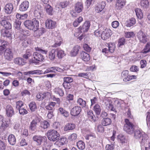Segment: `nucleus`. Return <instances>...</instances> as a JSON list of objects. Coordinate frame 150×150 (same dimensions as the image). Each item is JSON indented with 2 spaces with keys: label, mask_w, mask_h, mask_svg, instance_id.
Here are the masks:
<instances>
[{
  "label": "nucleus",
  "mask_w": 150,
  "mask_h": 150,
  "mask_svg": "<svg viewBox=\"0 0 150 150\" xmlns=\"http://www.w3.org/2000/svg\"><path fill=\"white\" fill-rule=\"evenodd\" d=\"M62 43L61 38L59 37H57L55 40V43L52 46L53 47H57L60 46Z\"/></svg>",
  "instance_id": "37"
},
{
  "label": "nucleus",
  "mask_w": 150,
  "mask_h": 150,
  "mask_svg": "<svg viewBox=\"0 0 150 150\" xmlns=\"http://www.w3.org/2000/svg\"><path fill=\"white\" fill-rule=\"evenodd\" d=\"M149 52H150V42H148L142 50V52L144 53H146Z\"/></svg>",
  "instance_id": "50"
},
{
  "label": "nucleus",
  "mask_w": 150,
  "mask_h": 150,
  "mask_svg": "<svg viewBox=\"0 0 150 150\" xmlns=\"http://www.w3.org/2000/svg\"><path fill=\"white\" fill-rule=\"evenodd\" d=\"M64 82L70 83L73 81V79L70 77H65L63 78Z\"/></svg>",
  "instance_id": "59"
},
{
  "label": "nucleus",
  "mask_w": 150,
  "mask_h": 150,
  "mask_svg": "<svg viewBox=\"0 0 150 150\" xmlns=\"http://www.w3.org/2000/svg\"><path fill=\"white\" fill-rule=\"evenodd\" d=\"M81 57L83 61L88 62L90 59L89 55L85 52H83L81 54Z\"/></svg>",
  "instance_id": "29"
},
{
  "label": "nucleus",
  "mask_w": 150,
  "mask_h": 150,
  "mask_svg": "<svg viewBox=\"0 0 150 150\" xmlns=\"http://www.w3.org/2000/svg\"><path fill=\"white\" fill-rule=\"evenodd\" d=\"M81 111V107L79 106H75L71 110V115L73 116L78 115Z\"/></svg>",
  "instance_id": "12"
},
{
  "label": "nucleus",
  "mask_w": 150,
  "mask_h": 150,
  "mask_svg": "<svg viewBox=\"0 0 150 150\" xmlns=\"http://www.w3.org/2000/svg\"><path fill=\"white\" fill-rule=\"evenodd\" d=\"M58 141L56 142V143H59V145H63L66 141V139L64 137L61 138L60 139H57Z\"/></svg>",
  "instance_id": "57"
},
{
  "label": "nucleus",
  "mask_w": 150,
  "mask_h": 150,
  "mask_svg": "<svg viewBox=\"0 0 150 150\" xmlns=\"http://www.w3.org/2000/svg\"><path fill=\"white\" fill-rule=\"evenodd\" d=\"M47 94H49V93H44L43 94L38 93L36 96V97L39 100H42L45 97Z\"/></svg>",
  "instance_id": "47"
},
{
  "label": "nucleus",
  "mask_w": 150,
  "mask_h": 150,
  "mask_svg": "<svg viewBox=\"0 0 150 150\" xmlns=\"http://www.w3.org/2000/svg\"><path fill=\"white\" fill-rule=\"evenodd\" d=\"M5 143L3 141L0 140V150H5Z\"/></svg>",
  "instance_id": "64"
},
{
  "label": "nucleus",
  "mask_w": 150,
  "mask_h": 150,
  "mask_svg": "<svg viewBox=\"0 0 150 150\" xmlns=\"http://www.w3.org/2000/svg\"><path fill=\"white\" fill-rule=\"evenodd\" d=\"M32 25L33 29L32 30L35 31L38 29L39 26V21L35 19L32 20Z\"/></svg>",
  "instance_id": "34"
},
{
  "label": "nucleus",
  "mask_w": 150,
  "mask_h": 150,
  "mask_svg": "<svg viewBox=\"0 0 150 150\" xmlns=\"http://www.w3.org/2000/svg\"><path fill=\"white\" fill-rule=\"evenodd\" d=\"M90 22L89 21H86L83 23L82 26H80L79 28V32H85L87 31L90 27Z\"/></svg>",
  "instance_id": "10"
},
{
  "label": "nucleus",
  "mask_w": 150,
  "mask_h": 150,
  "mask_svg": "<svg viewBox=\"0 0 150 150\" xmlns=\"http://www.w3.org/2000/svg\"><path fill=\"white\" fill-rule=\"evenodd\" d=\"M135 11L138 18L141 19L143 18V15L141 9L137 8L135 9Z\"/></svg>",
  "instance_id": "42"
},
{
  "label": "nucleus",
  "mask_w": 150,
  "mask_h": 150,
  "mask_svg": "<svg viewBox=\"0 0 150 150\" xmlns=\"http://www.w3.org/2000/svg\"><path fill=\"white\" fill-rule=\"evenodd\" d=\"M14 62L15 64L20 65H23L25 63V60L20 57L15 58L14 60Z\"/></svg>",
  "instance_id": "26"
},
{
  "label": "nucleus",
  "mask_w": 150,
  "mask_h": 150,
  "mask_svg": "<svg viewBox=\"0 0 150 150\" xmlns=\"http://www.w3.org/2000/svg\"><path fill=\"white\" fill-rule=\"evenodd\" d=\"M50 126L49 122L46 120L41 121L40 123V127L44 129H47Z\"/></svg>",
  "instance_id": "35"
},
{
  "label": "nucleus",
  "mask_w": 150,
  "mask_h": 150,
  "mask_svg": "<svg viewBox=\"0 0 150 150\" xmlns=\"http://www.w3.org/2000/svg\"><path fill=\"white\" fill-rule=\"evenodd\" d=\"M5 12L8 14L11 13L13 9V5L11 3L6 4L4 7Z\"/></svg>",
  "instance_id": "17"
},
{
  "label": "nucleus",
  "mask_w": 150,
  "mask_h": 150,
  "mask_svg": "<svg viewBox=\"0 0 150 150\" xmlns=\"http://www.w3.org/2000/svg\"><path fill=\"white\" fill-rule=\"evenodd\" d=\"M0 23L4 28L7 30L11 29V25L9 21L7 20V18L4 17L0 21Z\"/></svg>",
  "instance_id": "11"
},
{
  "label": "nucleus",
  "mask_w": 150,
  "mask_h": 150,
  "mask_svg": "<svg viewBox=\"0 0 150 150\" xmlns=\"http://www.w3.org/2000/svg\"><path fill=\"white\" fill-rule=\"evenodd\" d=\"M59 111L62 115L65 117H67L69 114L68 112L62 108H60L59 109Z\"/></svg>",
  "instance_id": "49"
},
{
  "label": "nucleus",
  "mask_w": 150,
  "mask_h": 150,
  "mask_svg": "<svg viewBox=\"0 0 150 150\" xmlns=\"http://www.w3.org/2000/svg\"><path fill=\"white\" fill-rule=\"evenodd\" d=\"M141 6L146 8L149 5L148 0H141L140 4Z\"/></svg>",
  "instance_id": "51"
},
{
  "label": "nucleus",
  "mask_w": 150,
  "mask_h": 150,
  "mask_svg": "<svg viewBox=\"0 0 150 150\" xmlns=\"http://www.w3.org/2000/svg\"><path fill=\"white\" fill-rule=\"evenodd\" d=\"M112 34V31L109 29L106 28L101 33L102 39L105 40L109 38Z\"/></svg>",
  "instance_id": "9"
},
{
  "label": "nucleus",
  "mask_w": 150,
  "mask_h": 150,
  "mask_svg": "<svg viewBox=\"0 0 150 150\" xmlns=\"http://www.w3.org/2000/svg\"><path fill=\"white\" fill-rule=\"evenodd\" d=\"M105 4L104 2H103L97 4L95 8L96 11L98 13L101 11L105 8Z\"/></svg>",
  "instance_id": "24"
},
{
  "label": "nucleus",
  "mask_w": 150,
  "mask_h": 150,
  "mask_svg": "<svg viewBox=\"0 0 150 150\" xmlns=\"http://www.w3.org/2000/svg\"><path fill=\"white\" fill-rule=\"evenodd\" d=\"M83 21V18L81 16L79 17L76 19L73 23V25L75 27H77Z\"/></svg>",
  "instance_id": "43"
},
{
  "label": "nucleus",
  "mask_w": 150,
  "mask_h": 150,
  "mask_svg": "<svg viewBox=\"0 0 150 150\" xmlns=\"http://www.w3.org/2000/svg\"><path fill=\"white\" fill-rule=\"evenodd\" d=\"M41 71L40 70H35L34 71H30L28 72H25L24 73V74L25 75H27L28 76L30 77L32 76L34 74H40Z\"/></svg>",
  "instance_id": "22"
},
{
  "label": "nucleus",
  "mask_w": 150,
  "mask_h": 150,
  "mask_svg": "<svg viewBox=\"0 0 150 150\" xmlns=\"http://www.w3.org/2000/svg\"><path fill=\"white\" fill-rule=\"evenodd\" d=\"M1 35L4 37H6L10 39L13 38L14 35L13 33H10L7 30H3L1 32Z\"/></svg>",
  "instance_id": "18"
},
{
  "label": "nucleus",
  "mask_w": 150,
  "mask_h": 150,
  "mask_svg": "<svg viewBox=\"0 0 150 150\" xmlns=\"http://www.w3.org/2000/svg\"><path fill=\"white\" fill-rule=\"evenodd\" d=\"M85 138L86 140L92 139H96V136L94 133H91L87 135L85 137Z\"/></svg>",
  "instance_id": "56"
},
{
  "label": "nucleus",
  "mask_w": 150,
  "mask_h": 150,
  "mask_svg": "<svg viewBox=\"0 0 150 150\" xmlns=\"http://www.w3.org/2000/svg\"><path fill=\"white\" fill-rule=\"evenodd\" d=\"M45 28H38L37 30L34 31H35L34 33V36L38 37H40L45 32Z\"/></svg>",
  "instance_id": "20"
},
{
  "label": "nucleus",
  "mask_w": 150,
  "mask_h": 150,
  "mask_svg": "<svg viewBox=\"0 0 150 150\" xmlns=\"http://www.w3.org/2000/svg\"><path fill=\"white\" fill-rule=\"evenodd\" d=\"M80 47L77 45L75 46L71 50V55L72 56H76L78 53Z\"/></svg>",
  "instance_id": "28"
},
{
  "label": "nucleus",
  "mask_w": 150,
  "mask_h": 150,
  "mask_svg": "<svg viewBox=\"0 0 150 150\" xmlns=\"http://www.w3.org/2000/svg\"><path fill=\"white\" fill-rule=\"evenodd\" d=\"M47 13L49 15H52L53 13V9L52 7L50 5L47 4L45 6Z\"/></svg>",
  "instance_id": "33"
},
{
  "label": "nucleus",
  "mask_w": 150,
  "mask_h": 150,
  "mask_svg": "<svg viewBox=\"0 0 150 150\" xmlns=\"http://www.w3.org/2000/svg\"><path fill=\"white\" fill-rule=\"evenodd\" d=\"M48 139L51 141L54 142L58 139L60 136L59 133L54 129L48 130L46 133Z\"/></svg>",
  "instance_id": "2"
},
{
  "label": "nucleus",
  "mask_w": 150,
  "mask_h": 150,
  "mask_svg": "<svg viewBox=\"0 0 150 150\" xmlns=\"http://www.w3.org/2000/svg\"><path fill=\"white\" fill-rule=\"evenodd\" d=\"M29 6V3L27 1L23 2L19 6V10L22 11H25L27 10Z\"/></svg>",
  "instance_id": "16"
},
{
  "label": "nucleus",
  "mask_w": 150,
  "mask_h": 150,
  "mask_svg": "<svg viewBox=\"0 0 150 150\" xmlns=\"http://www.w3.org/2000/svg\"><path fill=\"white\" fill-rule=\"evenodd\" d=\"M21 22L19 21H16L14 24V27L18 30L20 29Z\"/></svg>",
  "instance_id": "62"
},
{
  "label": "nucleus",
  "mask_w": 150,
  "mask_h": 150,
  "mask_svg": "<svg viewBox=\"0 0 150 150\" xmlns=\"http://www.w3.org/2000/svg\"><path fill=\"white\" fill-rule=\"evenodd\" d=\"M125 124L123 128L124 130L129 134H132L134 132V125L127 119H125Z\"/></svg>",
  "instance_id": "3"
},
{
  "label": "nucleus",
  "mask_w": 150,
  "mask_h": 150,
  "mask_svg": "<svg viewBox=\"0 0 150 150\" xmlns=\"http://www.w3.org/2000/svg\"><path fill=\"white\" fill-rule=\"evenodd\" d=\"M55 51H56L55 49H53L51 50V52H49V58L51 60H53L55 58Z\"/></svg>",
  "instance_id": "46"
},
{
  "label": "nucleus",
  "mask_w": 150,
  "mask_h": 150,
  "mask_svg": "<svg viewBox=\"0 0 150 150\" xmlns=\"http://www.w3.org/2000/svg\"><path fill=\"white\" fill-rule=\"evenodd\" d=\"M87 116L89 120L93 122H95L96 121V118L94 115L92 111L90 110L88 112Z\"/></svg>",
  "instance_id": "30"
},
{
  "label": "nucleus",
  "mask_w": 150,
  "mask_h": 150,
  "mask_svg": "<svg viewBox=\"0 0 150 150\" xmlns=\"http://www.w3.org/2000/svg\"><path fill=\"white\" fill-rule=\"evenodd\" d=\"M77 146L79 149L81 150L84 149L85 147V143L82 141H79L77 142Z\"/></svg>",
  "instance_id": "41"
},
{
  "label": "nucleus",
  "mask_w": 150,
  "mask_h": 150,
  "mask_svg": "<svg viewBox=\"0 0 150 150\" xmlns=\"http://www.w3.org/2000/svg\"><path fill=\"white\" fill-rule=\"evenodd\" d=\"M136 23V20L134 18H131L127 20L125 22L126 25L128 27H130Z\"/></svg>",
  "instance_id": "27"
},
{
  "label": "nucleus",
  "mask_w": 150,
  "mask_h": 150,
  "mask_svg": "<svg viewBox=\"0 0 150 150\" xmlns=\"http://www.w3.org/2000/svg\"><path fill=\"white\" fill-rule=\"evenodd\" d=\"M56 104V103L54 102H50L48 105L46 106V108L49 110H52L54 108V107Z\"/></svg>",
  "instance_id": "48"
},
{
  "label": "nucleus",
  "mask_w": 150,
  "mask_h": 150,
  "mask_svg": "<svg viewBox=\"0 0 150 150\" xmlns=\"http://www.w3.org/2000/svg\"><path fill=\"white\" fill-rule=\"evenodd\" d=\"M125 42V40L124 38H122L119 39L118 41V45L119 47L124 45Z\"/></svg>",
  "instance_id": "58"
},
{
  "label": "nucleus",
  "mask_w": 150,
  "mask_h": 150,
  "mask_svg": "<svg viewBox=\"0 0 150 150\" xmlns=\"http://www.w3.org/2000/svg\"><path fill=\"white\" fill-rule=\"evenodd\" d=\"M112 122L111 119L109 118H106L103 119L102 121V124L103 125L106 126L110 125Z\"/></svg>",
  "instance_id": "36"
},
{
  "label": "nucleus",
  "mask_w": 150,
  "mask_h": 150,
  "mask_svg": "<svg viewBox=\"0 0 150 150\" xmlns=\"http://www.w3.org/2000/svg\"><path fill=\"white\" fill-rule=\"evenodd\" d=\"M29 106L30 109L32 111L35 110L36 109V104L35 102H32L29 104Z\"/></svg>",
  "instance_id": "55"
},
{
  "label": "nucleus",
  "mask_w": 150,
  "mask_h": 150,
  "mask_svg": "<svg viewBox=\"0 0 150 150\" xmlns=\"http://www.w3.org/2000/svg\"><path fill=\"white\" fill-rule=\"evenodd\" d=\"M56 51L57 52V55L59 58H62L66 55L64 52L60 49H56Z\"/></svg>",
  "instance_id": "32"
},
{
  "label": "nucleus",
  "mask_w": 150,
  "mask_h": 150,
  "mask_svg": "<svg viewBox=\"0 0 150 150\" xmlns=\"http://www.w3.org/2000/svg\"><path fill=\"white\" fill-rule=\"evenodd\" d=\"M125 4L124 0H117L116 3L115 7L117 9H120L122 8Z\"/></svg>",
  "instance_id": "21"
},
{
  "label": "nucleus",
  "mask_w": 150,
  "mask_h": 150,
  "mask_svg": "<svg viewBox=\"0 0 150 150\" xmlns=\"http://www.w3.org/2000/svg\"><path fill=\"white\" fill-rule=\"evenodd\" d=\"M77 103L82 108L85 107L86 105V102L82 99L79 98L77 100Z\"/></svg>",
  "instance_id": "44"
},
{
  "label": "nucleus",
  "mask_w": 150,
  "mask_h": 150,
  "mask_svg": "<svg viewBox=\"0 0 150 150\" xmlns=\"http://www.w3.org/2000/svg\"><path fill=\"white\" fill-rule=\"evenodd\" d=\"M54 91L55 93L58 94L61 96H63L64 95L63 90L59 88H55L54 90Z\"/></svg>",
  "instance_id": "45"
},
{
  "label": "nucleus",
  "mask_w": 150,
  "mask_h": 150,
  "mask_svg": "<svg viewBox=\"0 0 150 150\" xmlns=\"http://www.w3.org/2000/svg\"><path fill=\"white\" fill-rule=\"evenodd\" d=\"M137 36L140 42L145 43L147 41V34L142 30H141L137 33Z\"/></svg>",
  "instance_id": "5"
},
{
  "label": "nucleus",
  "mask_w": 150,
  "mask_h": 150,
  "mask_svg": "<svg viewBox=\"0 0 150 150\" xmlns=\"http://www.w3.org/2000/svg\"><path fill=\"white\" fill-rule=\"evenodd\" d=\"M40 120L37 117H36L30 122L29 129L31 131H35L36 129L37 125L40 121Z\"/></svg>",
  "instance_id": "8"
},
{
  "label": "nucleus",
  "mask_w": 150,
  "mask_h": 150,
  "mask_svg": "<svg viewBox=\"0 0 150 150\" xmlns=\"http://www.w3.org/2000/svg\"><path fill=\"white\" fill-rule=\"evenodd\" d=\"M23 102L21 101H17L16 103V108L18 110L23 106Z\"/></svg>",
  "instance_id": "61"
},
{
  "label": "nucleus",
  "mask_w": 150,
  "mask_h": 150,
  "mask_svg": "<svg viewBox=\"0 0 150 150\" xmlns=\"http://www.w3.org/2000/svg\"><path fill=\"white\" fill-rule=\"evenodd\" d=\"M75 11H71L70 14L73 17H76L77 16V13H80L82 11L83 9V3L81 2H77L74 6Z\"/></svg>",
  "instance_id": "4"
},
{
  "label": "nucleus",
  "mask_w": 150,
  "mask_h": 150,
  "mask_svg": "<svg viewBox=\"0 0 150 150\" xmlns=\"http://www.w3.org/2000/svg\"><path fill=\"white\" fill-rule=\"evenodd\" d=\"M134 137L135 138L137 139H140L142 137V142L144 143L146 141L147 139L146 138L147 136V135L145 134L144 132L139 130L136 129L135 131H134Z\"/></svg>",
  "instance_id": "6"
},
{
  "label": "nucleus",
  "mask_w": 150,
  "mask_h": 150,
  "mask_svg": "<svg viewBox=\"0 0 150 150\" xmlns=\"http://www.w3.org/2000/svg\"><path fill=\"white\" fill-rule=\"evenodd\" d=\"M6 114L8 116L11 117L14 114V112L12 107L10 105H7L6 108Z\"/></svg>",
  "instance_id": "14"
},
{
  "label": "nucleus",
  "mask_w": 150,
  "mask_h": 150,
  "mask_svg": "<svg viewBox=\"0 0 150 150\" xmlns=\"http://www.w3.org/2000/svg\"><path fill=\"white\" fill-rule=\"evenodd\" d=\"M34 14L35 17L38 19H40L43 16V10L41 8H39L37 7L36 8L34 11Z\"/></svg>",
  "instance_id": "15"
},
{
  "label": "nucleus",
  "mask_w": 150,
  "mask_h": 150,
  "mask_svg": "<svg viewBox=\"0 0 150 150\" xmlns=\"http://www.w3.org/2000/svg\"><path fill=\"white\" fill-rule=\"evenodd\" d=\"M115 48V46L114 43H110L108 45V49L109 52L113 53L114 51Z\"/></svg>",
  "instance_id": "52"
},
{
  "label": "nucleus",
  "mask_w": 150,
  "mask_h": 150,
  "mask_svg": "<svg viewBox=\"0 0 150 150\" xmlns=\"http://www.w3.org/2000/svg\"><path fill=\"white\" fill-rule=\"evenodd\" d=\"M8 142L10 145H13L15 144L16 139L14 135L13 134H10L8 136Z\"/></svg>",
  "instance_id": "25"
},
{
  "label": "nucleus",
  "mask_w": 150,
  "mask_h": 150,
  "mask_svg": "<svg viewBox=\"0 0 150 150\" xmlns=\"http://www.w3.org/2000/svg\"><path fill=\"white\" fill-rule=\"evenodd\" d=\"M77 135L75 133H73L69 137L68 139L71 141H75L77 138Z\"/></svg>",
  "instance_id": "60"
},
{
  "label": "nucleus",
  "mask_w": 150,
  "mask_h": 150,
  "mask_svg": "<svg viewBox=\"0 0 150 150\" xmlns=\"http://www.w3.org/2000/svg\"><path fill=\"white\" fill-rule=\"evenodd\" d=\"M45 25L47 28L53 29L56 27V23L52 20L48 19L46 21Z\"/></svg>",
  "instance_id": "13"
},
{
  "label": "nucleus",
  "mask_w": 150,
  "mask_h": 150,
  "mask_svg": "<svg viewBox=\"0 0 150 150\" xmlns=\"http://www.w3.org/2000/svg\"><path fill=\"white\" fill-rule=\"evenodd\" d=\"M136 77V76L134 75L130 76L128 75L126 76L123 79L124 81L127 82L133 79H135Z\"/></svg>",
  "instance_id": "53"
},
{
  "label": "nucleus",
  "mask_w": 150,
  "mask_h": 150,
  "mask_svg": "<svg viewBox=\"0 0 150 150\" xmlns=\"http://www.w3.org/2000/svg\"><path fill=\"white\" fill-rule=\"evenodd\" d=\"M106 108L108 109L112 110L113 108V105L112 104L111 101H107L105 102Z\"/></svg>",
  "instance_id": "54"
},
{
  "label": "nucleus",
  "mask_w": 150,
  "mask_h": 150,
  "mask_svg": "<svg viewBox=\"0 0 150 150\" xmlns=\"http://www.w3.org/2000/svg\"><path fill=\"white\" fill-rule=\"evenodd\" d=\"M75 126L74 124L72 123H67L64 127V130L66 131L68 130H73L75 128Z\"/></svg>",
  "instance_id": "31"
},
{
  "label": "nucleus",
  "mask_w": 150,
  "mask_h": 150,
  "mask_svg": "<svg viewBox=\"0 0 150 150\" xmlns=\"http://www.w3.org/2000/svg\"><path fill=\"white\" fill-rule=\"evenodd\" d=\"M117 138L118 141L122 144L127 142V140L125 136L122 134H119Z\"/></svg>",
  "instance_id": "40"
},
{
  "label": "nucleus",
  "mask_w": 150,
  "mask_h": 150,
  "mask_svg": "<svg viewBox=\"0 0 150 150\" xmlns=\"http://www.w3.org/2000/svg\"><path fill=\"white\" fill-rule=\"evenodd\" d=\"M93 110L97 115H99L101 111V109L100 105L98 104H96L93 106Z\"/></svg>",
  "instance_id": "39"
},
{
  "label": "nucleus",
  "mask_w": 150,
  "mask_h": 150,
  "mask_svg": "<svg viewBox=\"0 0 150 150\" xmlns=\"http://www.w3.org/2000/svg\"><path fill=\"white\" fill-rule=\"evenodd\" d=\"M35 49L36 51L33 53V58L37 62H36L43 61L45 57L42 54H46L47 51L42 49L38 47H35Z\"/></svg>",
  "instance_id": "1"
},
{
  "label": "nucleus",
  "mask_w": 150,
  "mask_h": 150,
  "mask_svg": "<svg viewBox=\"0 0 150 150\" xmlns=\"http://www.w3.org/2000/svg\"><path fill=\"white\" fill-rule=\"evenodd\" d=\"M45 137L40 135H35L33 136V139L34 141L37 143V145H40L41 144L43 139H44Z\"/></svg>",
  "instance_id": "19"
},
{
  "label": "nucleus",
  "mask_w": 150,
  "mask_h": 150,
  "mask_svg": "<svg viewBox=\"0 0 150 150\" xmlns=\"http://www.w3.org/2000/svg\"><path fill=\"white\" fill-rule=\"evenodd\" d=\"M32 20H27L24 22V25L25 27L28 29L32 30L33 27L32 25Z\"/></svg>",
  "instance_id": "38"
},
{
  "label": "nucleus",
  "mask_w": 150,
  "mask_h": 150,
  "mask_svg": "<svg viewBox=\"0 0 150 150\" xmlns=\"http://www.w3.org/2000/svg\"><path fill=\"white\" fill-rule=\"evenodd\" d=\"M13 51L11 49L6 48L4 52V58L6 61H10L13 58Z\"/></svg>",
  "instance_id": "7"
},
{
  "label": "nucleus",
  "mask_w": 150,
  "mask_h": 150,
  "mask_svg": "<svg viewBox=\"0 0 150 150\" xmlns=\"http://www.w3.org/2000/svg\"><path fill=\"white\" fill-rule=\"evenodd\" d=\"M32 55V53L30 51H27L23 55V57L25 59H28Z\"/></svg>",
  "instance_id": "63"
},
{
  "label": "nucleus",
  "mask_w": 150,
  "mask_h": 150,
  "mask_svg": "<svg viewBox=\"0 0 150 150\" xmlns=\"http://www.w3.org/2000/svg\"><path fill=\"white\" fill-rule=\"evenodd\" d=\"M7 43V42L4 40H0V55L2 54L3 50L6 48Z\"/></svg>",
  "instance_id": "23"
}]
</instances>
